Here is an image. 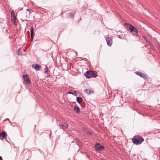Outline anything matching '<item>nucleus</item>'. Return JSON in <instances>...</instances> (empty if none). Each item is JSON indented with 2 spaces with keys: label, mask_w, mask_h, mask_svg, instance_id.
<instances>
[{
  "label": "nucleus",
  "mask_w": 160,
  "mask_h": 160,
  "mask_svg": "<svg viewBox=\"0 0 160 160\" xmlns=\"http://www.w3.org/2000/svg\"><path fill=\"white\" fill-rule=\"evenodd\" d=\"M75 141L76 142H77L78 143V142H80V140H79V139L78 138H76L75 139Z\"/></svg>",
  "instance_id": "23"
},
{
  "label": "nucleus",
  "mask_w": 160,
  "mask_h": 160,
  "mask_svg": "<svg viewBox=\"0 0 160 160\" xmlns=\"http://www.w3.org/2000/svg\"><path fill=\"white\" fill-rule=\"evenodd\" d=\"M85 133H86L87 134H88L90 135H92V132L88 130H86L85 131Z\"/></svg>",
  "instance_id": "17"
},
{
  "label": "nucleus",
  "mask_w": 160,
  "mask_h": 160,
  "mask_svg": "<svg viewBox=\"0 0 160 160\" xmlns=\"http://www.w3.org/2000/svg\"><path fill=\"white\" fill-rule=\"evenodd\" d=\"M78 145L79 146V147H81L82 145V143L80 141L78 142Z\"/></svg>",
  "instance_id": "19"
},
{
  "label": "nucleus",
  "mask_w": 160,
  "mask_h": 160,
  "mask_svg": "<svg viewBox=\"0 0 160 160\" xmlns=\"http://www.w3.org/2000/svg\"><path fill=\"white\" fill-rule=\"evenodd\" d=\"M86 92L88 94L91 93V91L90 90H88V89H86L85 90Z\"/></svg>",
  "instance_id": "20"
},
{
  "label": "nucleus",
  "mask_w": 160,
  "mask_h": 160,
  "mask_svg": "<svg viewBox=\"0 0 160 160\" xmlns=\"http://www.w3.org/2000/svg\"><path fill=\"white\" fill-rule=\"evenodd\" d=\"M31 32V41H33V32H34V29L32 27H31V29L30 30Z\"/></svg>",
  "instance_id": "11"
},
{
  "label": "nucleus",
  "mask_w": 160,
  "mask_h": 160,
  "mask_svg": "<svg viewBox=\"0 0 160 160\" xmlns=\"http://www.w3.org/2000/svg\"><path fill=\"white\" fill-rule=\"evenodd\" d=\"M11 20L14 21V20H16V18L14 15V12L13 11H12L11 12Z\"/></svg>",
  "instance_id": "14"
},
{
  "label": "nucleus",
  "mask_w": 160,
  "mask_h": 160,
  "mask_svg": "<svg viewBox=\"0 0 160 160\" xmlns=\"http://www.w3.org/2000/svg\"><path fill=\"white\" fill-rule=\"evenodd\" d=\"M6 133L5 132H2V133H0V137L2 138H5L6 136Z\"/></svg>",
  "instance_id": "16"
},
{
  "label": "nucleus",
  "mask_w": 160,
  "mask_h": 160,
  "mask_svg": "<svg viewBox=\"0 0 160 160\" xmlns=\"http://www.w3.org/2000/svg\"><path fill=\"white\" fill-rule=\"evenodd\" d=\"M91 72L90 71H87L85 74V77L88 78H91Z\"/></svg>",
  "instance_id": "9"
},
{
  "label": "nucleus",
  "mask_w": 160,
  "mask_h": 160,
  "mask_svg": "<svg viewBox=\"0 0 160 160\" xmlns=\"http://www.w3.org/2000/svg\"><path fill=\"white\" fill-rule=\"evenodd\" d=\"M32 67L37 71H39L41 68V66L38 64H34L32 65Z\"/></svg>",
  "instance_id": "8"
},
{
  "label": "nucleus",
  "mask_w": 160,
  "mask_h": 160,
  "mask_svg": "<svg viewBox=\"0 0 160 160\" xmlns=\"http://www.w3.org/2000/svg\"><path fill=\"white\" fill-rule=\"evenodd\" d=\"M135 73L136 74L139 75L141 77L146 79H147L148 78L147 75L145 73L139 72H136Z\"/></svg>",
  "instance_id": "4"
},
{
  "label": "nucleus",
  "mask_w": 160,
  "mask_h": 160,
  "mask_svg": "<svg viewBox=\"0 0 160 160\" xmlns=\"http://www.w3.org/2000/svg\"><path fill=\"white\" fill-rule=\"evenodd\" d=\"M18 55H23L26 54L25 51L22 48H19L18 51Z\"/></svg>",
  "instance_id": "6"
},
{
  "label": "nucleus",
  "mask_w": 160,
  "mask_h": 160,
  "mask_svg": "<svg viewBox=\"0 0 160 160\" xmlns=\"http://www.w3.org/2000/svg\"><path fill=\"white\" fill-rule=\"evenodd\" d=\"M73 109L77 114H78L80 112V109L78 106H75Z\"/></svg>",
  "instance_id": "12"
},
{
  "label": "nucleus",
  "mask_w": 160,
  "mask_h": 160,
  "mask_svg": "<svg viewBox=\"0 0 160 160\" xmlns=\"http://www.w3.org/2000/svg\"><path fill=\"white\" fill-rule=\"evenodd\" d=\"M26 10H27V11H28L29 12V13H30H30H31V12H30V10H29V9H27Z\"/></svg>",
  "instance_id": "26"
},
{
  "label": "nucleus",
  "mask_w": 160,
  "mask_h": 160,
  "mask_svg": "<svg viewBox=\"0 0 160 160\" xmlns=\"http://www.w3.org/2000/svg\"><path fill=\"white\" fill-rule=\"evenodd\" d=\"M106 40L107 42V45L110 47L112 46V40L110 38H106Z\"/></svg>",
  "instance_id": "7"
},
{
  "label": "nucleus",
  "mask_w": 160,
  "mask_h": 160,
  "mask_svg": "<svg viewBox=\"0 0 160 160\" xmlns=\"http://www.w3.org/2000/svg\"><path fill=\"white\" fill-rule=\"evenodd\" d=\"M45 71H44V73H46L48 72V68H47V66H46V68H45Z\"/></svg>",
  "instance_id": "22"
},
{
  "label": "nucleus",
  "mask_w": 160,
  "mask_h": 160,
  "mask_svg": "<svg viewBox=\"0 0 160 160\" xmlns=\"http://www.w3.org/2000/svg\"><path fill=\"white\" fill-rule=\"evenodd\" d=\"M0 160H3L2 157L0 156Z\"/></svg>",
  "instance_id": "27"
},
{
  "label": "nucleus",
  "mask_w": 160,
  "mask_h": 160,
  "mask_svg": "<svg viewBox=\"0 0 160 160\" xmlns=\"http://www.w3.org/2000/svg\"><path fill=\"white\" fill-rule=\"evenodd\" d=\"M75 12L74 11H73V12L72 13H70V16L71 18H73L74 17V15L75 13Z\"/></svg>",
  "instance_id": "18"
},
{
  "label": "nucleus",
  "mask_w": 160,
  "mask_h": 160,
  "mask_svg": "<svg viewBox=\"0 0 160 160\" xmlns=\"http://www.w3.org/2000/svg\"><path fill=\"white\" fill-rule=\"evenodd\" d=\"M24 81L27 84H29L30 82V81L28 78V76L27 74H24L23 76Z\"/></svg>",
  "instance_id": "5"
},
{
  "label": "nucleus",
  "mask_w": 160,
  "mask_h": 160,
  "mask_svg": "<svg viewBox=\"0 0 160 160\" xmlns=\"http://www.w3.org/2000/svg\"><path fill=\"white\" fill-rule=\"evenodd\" d=\"M67 93H68V94H72V95L74 94V92H72L71 91H68L67 92Z\"/></svg>",
  "instance_id": "21"
},
{
  "label": "nucleus",
  "mask_w": 160,
  "mask_h": 160,
  "mask_svg": "<svg viewBox=\"0 0 160 160\" xmlns=\"http://www.w3.org/2000/svg\"><path fill=\"white\" fill-rule=\"evenodd\" d=\"M77 102L79 103H80L83 101L82 99L80 97H77L76 98Z\"/></svg>",
  "instance_id": "15"
},
{
  "label": "nucleus",
  "mask_w": 160,
  "mask_h": 160,
  "mask_svg": "<svg viewBox=\"0 0 160 160\" xmlns=\"http://www.w3.org/2000/svg\"><path fill=\"white\" fill-rule=\"evenodd\" d=\"M12 21L14 24L16 25L17 23L15 21V20H14V21L12 20Z\"/></svg>",
  "instance_id": "24"
},
{
  "label": "nucleus",
  "mask_w": 160,
  "mask_h": 160,
  "mask_svg": "<svg viewBox=\"0 0 160 160\" xmlns=\"http://www.w3.org/2000/svg\"><path fill=\"white\" fill-rule=\"evenodd\" d=\"M144 141V139L140 136H134L132 139V142L136 145L141 144Z\"/></svg>",
  "instance_id": "2"
},
{
  "label": "nucleus",
  "mask_w": 160,
  "mask_h": 160,
  "mask_svg": "<svg viewBox=\"0 0 160 160\" xmlns=\"http://www.w3.org/2000/svg\"><path fill=\"white\" fill-rule=\"evenodd\" d=\"M58 126L60 127L63 130L68 128V126L67 124H65L59 125Z\"/></svg>",
  "instance_id": "10"
},
{
  "label": "nucleus",
  "mask_w": 160,
  "mask_h": 160,
  "mask_svg": "<svg viewBox=\"0 0 160 160\" xmlns=\"http://www.w3.org/2000/svg\"><path fill=\"white\" fill-rule=\"evenodd\" d=\"M91 77H92L96 78L98 76L97 73L96 71H91Z\"/></svg>",
  "instance_id": "13"
},
{
  "label": "nucleus",
  "mask_w": 160,
  "mask_h": 160,
  "mask_svg": "<svg viewBox=\"0 0 160 160\" xmlns=\"http://www.w3.org/2000/svg\"><path fill=\"white\" fill-rule=\"evenodd\" d=\"M95 147L98 151H101L104 148V147L103 146H101L99 143H96Z\"/></svg>",
  "instance_id": "3"
},
{
  "label": "nucleus",
  "mask_w": 160,
  "mask_h": 160,
  "mask_svg": "<svg viewBox=\"0 0 160 160\" xmlns=\"http://www.w3.org/2000/svg\"><path fill=\"white\" fill-rule=\"evenodd\" d=\"M124 26L128 30H129L133 35H137L138 34V30L132 25L126 23L124 24Z\"/></svg>",
  "instance_id": "1"
},
{
  "label": "nucleus",
  "mask_w": 160,
  "mask_h": 160,
  "mask_svg": "<svg viewBox=\"0 0 160 160\" xmlns=\"http://www.w3.org/2000/svg\"><path fill=\"white\" fill-rule=\"evenodd\" d=\"M146 42L148 43L149 45H150L151 44V43L149 42L148 40H146Z\"/></svg>",
  "instance_id": "25"
}]
</instances>
